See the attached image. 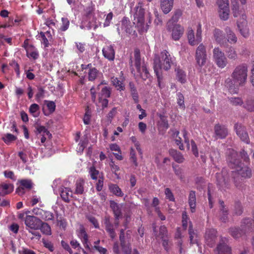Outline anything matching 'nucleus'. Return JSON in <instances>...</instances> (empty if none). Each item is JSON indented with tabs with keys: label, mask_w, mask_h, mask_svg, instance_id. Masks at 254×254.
I'll return each mask as SVG.
<instances>
[{
	"label": "nucleus",
	"mask_w": 254,
	"mask_h": 254,
	"mask_svg": "<svg viewBox=\"0 0 254 254\" xmlns=\"http://www.w3.org/2000/svg\"><path fill=\"white\" fill-rule=\"evenodd\" d=\"M248 68L246 64H241L235 67L232 74V79L225 80V86L231 93H237L239 86L245 85L248 77Z\"/></svg>",
	"instance_id": "nucleus-1"
},
{
	"label": "nucleus",
	"mask_w": 254,
	"mask_h": 254,
	"mask_svg": "<svg viewBox=\"0 0 254 254\" xmlns=\"http://www.w3.org/2000/svg\"><path fill=\"white\" fill-rule=\"evenodd\" d=\"M228 156L227 158L229 166L232 168H236L235 171H232V176L234 178L235 186L239 189L241 185L237 183L236 176L240 175L242 178H250L252 176L251 169L247 166H241V161L238 158V153L232 149L228 150Z\"/></svg>",
	"instance_id": "nucleus-2"
},
{
	"label": "nucleus",
	"mask_w": 254,
	"mask_h": 254,
	"mask_svg": "<svg viewBox=\"0 0 254 254\" xmlns=\"http://www.w3.org/2000/svg\"><path fill=\"white\" fill-rule=\"evenodd\" d=\"M175 58L166 50H163L160 56H156L154 59L153 68L157 77L158 85L160 86L162 79L161 70H168L173 64Z\"/></svg>",
	"instance_id": "nucleus-3"
},
{
	"label": "nucleus",
	"mask_w": 254,
	"mask_h": 254,
	"mask_svg": "<svg viewBox=\"0 0 254 254\" xmlns=\"http://www.w3.org/2000/svg\"><path fill=\"white\" fill-rule=\"evenodd\" d=\"M143 3L139 2L135 7L136 11L134 14V24H136L138 31L140 32H146L151 23V14H148V22L144 24V13L145 11L143 7Z\"/></svg>",
	"instance_id": "nucleus-4"
},
{
	"label": "nucleus",
	"mask_w": 254,
	"mask_h": 254,
	"mask_svg": "<svg viewBox=\"0 0 254 254\" xmlns=\"http://www.w3.org/2000/svg\"><path fill=\"white\" fill-rule=\"evenodd\" d=\"M29 212L19 213L18 218L24 221L26 229L29 232H31V230H39L42 224V221L35 216L28 215Z\"/></svg>",
	"instance_id": "nucleus-5"
},
{
	"label": "nucleus",
	"mask_w": 254,
	"mask_h": 254,
	"mask_svg": "<svg viewBox=\"0 0 254 254\" xmlns=\"http://www.w3.org/2000/svg\"><path fill=\"white\" fill-rule=\"evenodd\" d=\"M213 60L217 66L220 68H224L228 64L227 58L219 47H215L213 50Z\"/></svg>",
	"instance_id": "nucleus-6"
},
{
	"label": "nucleus",
	"mask_w": 254,
	"mask_h": 254,
	"mask_svg": "<svg viewBox=\"0 0 254 254\" xmlns=\"http://www.w3.org/2000/svg\"><path fill=\"white\" fill-rule=\"evenodd\" d=\"M216 184L219 189L226 190L229 189L230 184L228 172L226 169H223L221 173L216 174Z\"/></svg>",
	"instance_id": "nucleus-7"
},
{
	"label": "nucleus",
	"mask_w": 254,
	"mask_h": 254,
	"mask_svg": "<svg viewBox=\"0 0 254 254\" xmlns=\"http://www.w3.org/2000/svg\"><path fill=\"white\" fill-rule=\"evenodd\" d=\"M195 59L196 64L199 68H201L207 61V52L205 46L200 44L195 51Z\"/></svg>",
	"instance_id": "nucleus-8"
},
{
	"label": "nucleus",
	"mask_w": 254,
	"mask_h": 254,
	"mask_svg": "<svg viewBox=\"0 0 254 254\" xmlns=\"http://www.w3.org/2000/svg\"><path fill=\"white\" fill-rule=\"evenodd\" d=\"M201 25L199 23L197 26L196 33L195 36L193 30H189L188 33V39L190 45L194 46L199 43L202 40Z\"/></svg>",
	"instance_id": "nucleus-9"
},
{
	"label": "nucleus",
	"mask_w": 254,
	"mask_h": 254,
	"mask_svg": "<svg viewBox=\"0 0 254 254\" xmlns=\"http://www.w3.org/2000/svg\"><path fill=\"white\" fill-rule=\"evenodd\" d=\"M19 186L16 189V193L20 196L25 194L26 191L31 190L34 187V183L30 179H21L18 181Z\"/></svg>",
	"instance_id": "nucleus-10"
},
{
	"label": "nucleus",
	"mask_w": 254,
	"mask_h": 254,
	"mask_svg": "<svg viewBox=\"0 0 254 254\" xmlns=\"http://www.w3.org/2000/svg\"><path fill=\"white\" fill-rule=\"evenodd\" d=\"M234 129L236 131L237 135L240 137V139L246 143L249 144L250 143V138L246 127L241 124L236 123L234 125Z\"/></svg>",
	"instance_id": "nucleus-11"
},
{
	"label": "nucleus",
	"mask_w": 254,
	"mask_h": 254,
	"mask_svg": "<svg viewBox=\"0 0 254 254\" xmlns=\"http://www.w3.org/2000/svg\"><path fill=\"white\" fill-rule=\"evenodd\" d=\"M121 22V28L118 27L117 28V31L119 35H121V33L123 32L131 35L134 34L135 31L133 29L132 27L130 25V22L127 19V18L125 17H124Z\"/></svg>",
	"instance_id": "nucleus-12"
},
{
	"label": "nucleus",
	"mask_w": 254,
	"mask_h": 254,
	"mask_svg": "<svg viewBox=\"0 0 254 254\" xmlns=\"http://www.w3.org/2000/svg\"><path fill=\"white\" fill-rule=\"evenodd\" d=\"M247 16L246 14H242V19L237 22V26L241 35L245 38H247L249 35V29L248 27V23L246 20Z\"/></svg>",
	"instance_id": "nucleus-13"
},
{
	"label": "nucleus",
	"mask_w": 254,
	"mask_h": 254,
	"mask_svg": "<svg viewBox=\"0 0 254 254\" xmlns=\"http://www.w3.org/2000/svg\"><path fill=\"white\" fill-rule=\"evenodd\" d=\"M214 135L216 139H224L228 134L227 128L224 125L216 124L214 127Z\"/></svg>",
	"instance_id": "nucleus-14"
},
{
	"label": "nucleus",
	"mask_w": 254,
	"mask_h": 254,
	"mask_svg": "<svg viewBox=\"0 0 254 254\" xmlns=\"http://www.w3.org/2000/svg\"><path fill=\"white\" fill-rule=\"evenodd\" d=\"M213 35L216 43L221 47H225L227 45L225 34L222 30L215 28L213 31Z\"/></svg>",
	"instance_id": "nucleus-15"
},
{
	"label": "nucleus",
	"mask_w": 254,
	"mask_h": 254,
	"mask_svg": "<svg viewBox=\"0 0 254 254\" xmlns=\"http://www.w3.org/2000/svg\"><path fill=\"white\" fill-rule=\"evenodd\" d=\"M172 32V38L175 41L179 40L183 35L184 28L180 24H175L172 25L171 30Z\"/></svg>",
	"instance_id": "nucleus-16"
},
{
	"label": "nucleus",
	"mask_w": 254,
	"mask_h": 254,
	"mask_svg": "<svg viewBox=\"0 0 254 254\" xmlns=\"http://www.w3.org/2000/svg\"><path fill=\"white\" fill-rule=\"evenodd\" d=\"M114 45H106L102 49L104 57L110 61H113L115 58Z\"/></svg>",
	"instance_id": "nucleus-17"
},
{
	"label": "nucleus",
	"mask_w": 254,
	"mask_h": 254,
	"mask_svg": "<svg viewBox=\"0 0 254 254\" xmlns=\"http://www.w3.org/2000/svg\"><path fill=\"white\" fill-rule=\"evenodd\" d=\"M33 212L34 214L39 215L41 218L46 220H52L54 218L53 214L51 212L43 210L40 207L34 208Z\"/></svg>",
	"instance_id": "nucleus-18"
},
{
	"label": "nucleus",
	"mask_w": 254,
	"mask_h": 254,
	"mask_svg": "<svg viewBox=\"0 0 254 254\" xmlns=\"http://www.w3.org/2000/svg\"><path fill=\"white\" fill-rule=\"evenodd\" d=\"M216 233V231L214 229L208 230L206 232L205 236L206 243L210 247L212 246L215 241Z\"/></svg>",
	"instance_id": "nucleus-19"
},
{
	"label": "nucleus",
	"mask_w": 254,
	"mask_h": 254,
	"mask_svg": "<svg viewBox=\"0 0 254 254\" xmlns=\"http://www.w3.org/2000/svg\"><path fill=\"white\" fill-rule=\"evenodd\" d=\"M182 14V12L180 9H177L175 11L171 19L168 22L167 24L168 30H171L172 28V25H174L178 22Z\"/></svg>",
	"instance_id": "nucleus-20"
},
{
	"label": "nucleus",
	"mask_w": 254,
	"mask_h": 254,
	"mask_svg": "<svg viewBox=\"0 0 254 254\" xmlns=\"http://www.w3.org/2000/svg\"><path fill=\"white\" fill-rule=\"evenodd\" d=\"M174 0H161V8L165 14L168 13L172 9Z\"/></svg>",
	"instance_id": "nucleus-21"
},
{
	"label": "nucleus",
	"mask_w": 254,
	"mask_h": 254,
	"mask_svg": "<svg viewBox=\"0 0 254 254\" xmlns=\"http://www.w3.org/2000/svg\"><path fill=\"white\" fill-rule=\"evenodd\" d=\"M243 108L248 112H254V97H248L244 102Z\"/></svg>",
	"instance_id": "nucleus-22"
},
{
	"label": "nucleus",
	"mask_w": 254,
	"mask_h": 254,
	"mask_svg": "<svg viewBox=\"0 0 254 254\" xmlns=\"http://www.w3.org/2000/svg\"><path fill=\"white\" fill-rule=\"evenodd\" d=\"M14 186L11 184H0V195L4 196L9 194L13 190Z\"/></svg>",
	"instance_id": "nucleus-23"
},
{
	"label": "nucleus",
	"mask_w": 254,
	"mask_h": 254,
	"mask_svg": "<svg viewBox=\"0 0 254 254\" xmlns=\"http://www.w3.org/2000/svg\"><path fill=\"white\" fill-rule=\"evenodd\" d=\"M77 235L78 237L81 240L84 246L87 248H89V246L88 243V236L86 233L82 226L80 225L79 228V230L77 232Z\"/></svg>",
	"instance_id": "nucleus-24"
},
{
	"label": "nucleus",
	"mask_w": 254,
	"mask_h": 254,
	"mask_svg": "<svg viewBox=\"0 0 254 254\" xmlns=\"http://www.w3.org/2000/svg\"><path fill=\"white\" fill-rule=\"evenodd\" d=\"M227 35V43L229 42L231 44H234L237 42V37L235 34L232 31L230 28L227 27L225 28ZM228 44H227V45Z\"/></svg>",
	"instance_id": "nucleus-25"
},
{
	"label": "nucleus",
	"mask_w": 254,
	"mask_h": 254,
	"mask_svg": "<svg viewBox=\"0 0 254 254\" xmlns=\"http://www.w3.org/2000/svg\"><path fill=\"white\" fill-rule=\"evenodd\" d=\"M120 239L121 241V246L123 250L126 254H130L131 252V249L129 245L127 243L124 241V231L122 230L121 231V234L120 236Z\"/></svg>",
	"instance_id": "nucleus-26"
},
{
	"label": "nucleus",
	"mask_w": 254,
	"mask_h": 254,
	"mask_svg": "<svg viewBox=\"0 0 254 254\" xmlns=\"http://www.w3.org/2000/svg\"><path fill=\"white\" fill-rule=\"evenodd\" d=\"M111 82L118 90L121 91L125 89V86L123 79L119 80L118 77L113 76L111 78Z\"/></svg>",
	"instance_id": "nucleus-27"
},
{
	"label": "nucleus",
	"mask_w": 254,
	"mask_h": 254,
	"mask_svg": "<svg viewBox=\"0 0 254 254\" xmlns=\"http://www.w3.org/2000/svg\"><path fill=\"white\" fill-rule=\"evenodd\" d=\"M170 155L173 158L175 161L179 163L183 162L184 158L182 154L176 150L171 149L169 150Z\"/></svg>",
	"instance_id": "nucleus-28"
},
{
	"label": "nucleus",
	"mask_w": 254,
	"mask_h": 254,
	"mask_svg": "<svg viewBox=\"0 0 254 254\" xmlns=\"http://www.w3.org/2000/svg\"><path fill=\"white\" fill-rule=\"evenodd\" d=\"M35 128L36 129L35 132L37 135L40 134L42 136L47 135L49 137L52 136L51 133H50V131L44 126L37 124L35 126Z\"/></svg>",
	"instance_id": "nucleus-29"
},
{
	"label": "nucleus",
	"mask_w": 254,
	"mask_h": 254,
	"mask_svg": "<svg viewBox=\"0 0 254 254\" xmlns=\"http://www.w3.org/2000/svg\"><path fill=\"white\" fill-rule=\"evenodd\" d=\"M129 87L132 98L135 103L139 102L138 94L134 84L132 82L129 83Z\"/></svg>",
	"instance_id": "nucleus-30"
},
{
	"label": "nucleus",
	"mask_w": 254,
	"mask_h": 254,
	"mask_svg": "<svg viewBox=\"0 0 254 254\" xmlns=\"http://www.w3.org/2000/svg\"><path fill=\"white\" fill-rule=\"evenodd\" d=\"M72 194V191L68 188H64L61 191V196L63 200L68 202Z\"/></svg>",
	"instance_id": "nucleus-31"
},
{
	"label": "nucleus",
	"mask_w": 254,
	"mask_h": 254,
	"mask_svg": "<svg viewBox=\"0 0 254 254\" xmlns=\"http://www.w3.org/2000/svg\"><path fill=\"white\" fill-rule=\"evenodd\" d=\"M109 189L112 193L117 196L122 197L124 194L121 189L117 184H110L109 186Z\"/></svg>",
	"instance_id": "nucleus-32"
},
{
	"label": "nucleus",
	"mask_w": 254,
	"mask_h": 254,
	"mask_svg": "<svg viewBox=\"0 0 254 254\" xmlns=\"http://www.w3.org/2000/svg\"><path fill=\"white\" fill-rule=\"evenodd\" d=\"M134 64L137 72L140 71L141 58L140 51L138 49H135L134 51Z\"/></svg>",
	"instance_id": "nucleus-33"
},
{
	"label": "nucleus",
	"mask_w": 254,
	"mask_h": 254,
	"mask_svg": "<svg viewBox=\"0 0 254 254\" xmlns=\"http://www.w3.org/2000/svg\"><path fill=\"white\" fill-rule=\"evenodd\" d=\"M226 53L227 58L231 60L236 61L238 59V54L235 49L232 47L230 46L228 49L226 51Z\"/></svg>",
	"instance_id": "nucleus-34"
},
{
	"label": "nucleus",
	"mask_w": 254,
	"mask_h": 254,
	"mask_svg": "<svg viewBox=\"0 0 254 254\" xmlns=\"http://www.w3.org/2000/svg\"><path fill=\"white\" fill-rule=\"evenodd\" d=\"M218 254H231L230 248L225 244H219L217 248Z\"/></svg>",
	"instance_id": "nucleus-35"
},
{
	"label": "nucleus",
	"mask_w": 254,
	"mask_h": 254,
	"mask_svg": "<svg viewBox=\"0 0 254 254\" xmlns=\"http://www.w3.org/2000/svg\"><path fill=\"white\" fill-rule=\"evenodd\" d=\"M175 71L177 80L181 83H185L187 81L186 72L180 68H176Z\"/></svg>",
	"instance_id": "nucleus-36"
},
{
	"label": "nucleus",
	"mask_w": 254,
	"mask_h": 254,
	"mask_svg": "<svg viewBox=\"0 0 254 254\" xmlns=\"http://www.w3.org/2000/svg\"><path fill=\"white\" fill-rule=\"evenodd\" d=\"M84 181L83 179L77 180L75 184V193L76 194H82L84 192Z\"/></svg>",
	"instance_id": "nucleus-37"
},
{
	"label": "nucleus",
	"mask_w": 254,
	"mask_h": 254,
	"mask_svg": "<svg viewBox=\"0 0 254 254\" xmlns=\"http://www.w3.org/2000/svg\"><path fill=\"white\" fill-rule=\"evenodd\" d=\"M99 74V70L95 67L90 68L88 72L89 81H93L95 80Z\"/></svg>",
	"instance_id": "nucleus-38"
},
{
	"label": "nucleus",
	"mask_w": 254,
	"mask_h": 254,
	"mask_svg": "<svg viewBox=\"0 0 254 254\" xmlns=\"http://www.w3.org/2000/svg\"><path fill=\"white\" fill-rule=\"evenodd\" d=\"M189 235H190V244L196 243L198 246V243L197 240V235L192 230V227L191 224L190 223L189 226Z\"/></svg>",
	"instance_id": "nucleus-39"
},
{
	"label": "nucleus",
	"mask_w": 254,
	"mask_h": 254,
	"mask_svg": "<svg viewBox=\"0 0 254 254\" xmlns=\"http://www.w3.org/2000/svg\"><path fill=\"white\" fill-rule=\"evenodd\" d=\"M94 10L95 8L94 5L87 6L84 9V14L88 19H89L91 17H94L95 16Z\"/></svg>",
	"instance_id": "nucleus-40"
},
{
	"label": "nucleus",
	"mask_w": 254,
	"mask_h": 254,
	"mask_svg": "<svg viewBox=\"0 0 254 254\" xmlns=\"http://www.w3.org/2000/svg\"><path fill=\"white\" fill-rule=\"evenodd\" d=\"M29 112L32 115L33 117H37L39 116L40 107L38 104L36 103L31 104L29 107Z\"/></svg>",
	"instance_id": "nucleus-41"
},
{
	"label": "nucleus",
	"mask_w": 254,
	"mask_h": 254,
	"mask_svg": "<svg viewBox=\"0 0 254 254\" xmlns=\"http://www.w3.org/2000/svg\"><path fill=\"white\" fill-rule=\"evenodd\" d=\"M39 229L43 234L46 235H51L52 234L50 226L48 224L42 221Z\"/></svg>",
	"instance_id": "nucleus-42"
},
{
	"label": "nucleus",
	"mask_w": 254,
	"mask_h": 254,
	"mask_svg": "<svg viewBox=\"0 0 254 254\" xmlns=\"http://www.w3.org/2000/svg\"><path fill=\"white\" fill-rule=\"evenodd\" d=\"M104 224L106 225V230L109 233L110 237L114 239L115 237V233L112 228L113 226L110 225L109 218H106L104 220Z\"/></svg>",
	"instance_id": "nucleus-43"
},
{
	"label": "nucleus",
	"mask_w": 254,
	"mask_h": 254,
	"mask_svg": "<svg viewBox=\"0 0 254 254\" xmlns=\"http://www.w3.org/2000/svg\"><path fill=\"white\" fill-rule=\"evenodd\" d=\"M232 11L233 15L235 17H240V19H242V14H245L244 12L242 11V10H240L238 4L236 1V3L233 4Z\"/></svg>",
	"instance_id": "nucleus-44"
},
{
	"label": "nucleus",
	"mask_w": 254,
	"mask_h": 254,
	"mask_svg": "<svg viewBox=\"0 0 254 254\" xmlns=\"http://www.w3.org/2000/svg\"><path fill=\"white\" fill-rule=\"evenodd\" d=\"M1 139L5 144L9 145L11 142L15 141L17 139V137L16 136L11 133H6Z\"/></svg>",
	"instance_id": "nucleus-45"
},
{
	"label": "nucleus",
	"mask_w": 254,
	"mask_h": 254,
	"mask_svg": "<svg viewBox=\"0 0 254 254\" xmlns=\"http://www.w3.org/2000/svg\"><path fill=\"white\" fill-rule=\"evenodd\" d=\"M138 72L140 74L141 77L144 80L149 78L150 76L149 72L145 64L142 65L141 67H140V71Z\"/></svg>",
	"instance_id": "nucleus-46"
},
{
	"label": "nucleus",
	"mask_w": 254,
	"mask_h": 254,
	"mask_svg": "<svg viewBox=\"0 0 254 254\" xmlns=\"http://www.w3.org/2000/svg\"><path fill=\"white\" fill-rule=\"evenodd\" d=\"M111 96V90L110 88L107 86L103 87L101 92L99 93L98 97L102 98H108Z\"/></svg>",
	"instance_id": "nucleus-47"
},
{
	"label": "nucleus",
	"mask_w": 254,
	"mask_h": 254,
	"mask_svg": "<svg viewBox=\"0 0 254 254\" xmlns=\"http://www.w3.org/2000/svg\"><path fill=\"white\" fill-rule=\"evenodd\" d=\"M229 100L230 103L235 106H243V104L244 102H243V99L239 97H231L229 99Z\"/></svg>",
	"instance_id": "nucleus-48"
},
{
	"label": "nucleus",
	"mask_w": 254,
	"mask_h": 254,
	"mask_svg": "<svg viewBox=\"0 0 254 254\" xmlns=\"http://www.w3.org/2000/svg\"><path fill=\"white\" fill-rule=\"evenodd\" d=\"M69 21L66 17L62 18V25L59 28V30L62 32L65 31L69 27Z\"/></svg>",
	"instance_id": "nucleus-49"
},
{
	"label": "nucleus",
	"mask_w": 254,
	"mask_h": 254,
	"mask_svg": "<svg viewBox=\"0 0 254 254\" xmlns=\"http://www.w3.org/2000/svg\"><path fill=\"white\" fill-rule=\"evenodd\" d=\"M172 167L175 175L181 180H183L184 178V176L183 175V170L181 168L179 167L178 165H175L173 164Z\"/></svg>",
	"instance_id": "nucleus-50"
},
{
	"label": "nucleus",
	"mask_w": 254,
	"mask_h": 254,
	"mask_svg": "<svg viewBox=\"0 0 254 254\" xmlns=\"http://www.w3.org/2000/svg\"><path fill=\"white\" fill-rule=\"evenodd\" d=\"M231 234L235 238H238L242 236L244 231L242 229L238 228H233L231 229Z\"/></svg>",
	"instance_id": "nucleus-51"
},
{
	"label": "nucleus",
	"mask_w": 254,
	"mask_h": 254,
	"mask_svg": "<svg viewBox=\"0 0 254 254\" xmlns=\"http://www.w3.org/2000/svg\"><path fill=\"white\" fill-rule=\"evenodd\" d=\"M219 14L220 18L223 20H226L229 18V8L219 9Z\"/></svg>",
	"instance_id": "nucleus-52"
},
{
	"label": "nucleus",
	"mask_w": 254,
	"mask_h": 254,
	"mask_svg": "<svg viewBox=\"0 0 254 254\" xmlns=\"http://www.w3.org/2000/svg\"><path fill=\"white\" fill-rule=\"evenodd\" d=\"M196 203V198H195V192L194 191L191 190L190 192L189 196V203L190 206H192L194 205L195 206Z\"/></svg>",
	"instance_id": "nucleus-53"
},
{
	"label": "nucleus",
	"mask_w": 254,
	"mask_h": 254,
	"mask_svg": "<svg viewBox=\"0 0 254 254\" xmlns=\"http://www.w3.org/2000/svg\"><path fill=\"white\" fill-rule=\"evenodd\" d=\"M177 103L178 105L183 109H185V105L184 103V97L183 95L179 92L177 93Z\"/></svg>",
	"instance_id": "nucleus-54"
},
{
	"label": "nucleus",
	"mask_w": 254,
	"mask_h": 254,
	"mask_svg": "<svg viewBox=\"0 0 254 254\" xmlns=\"http://www.w3.org/2000/svg\"><path fill=\"white\" fill-rule=\"evenodd\" d=\"M217 3L219 9L229 8V0H217Z\"/></svg>",
	"instance_id": "nucleus-55"
},
{
	"label": "nucleus",
	"mask_w": 254,
	"mask_h": 254,
	"mask_svg": "<svg viewBox=\"0 0 254 254\" xmlns=\"http://www.w3.org/2000/svg\"><path fill=\"white\" fill-rule=\"evenodd\" d=\"M45 103L50 113H53L56 109L55 103L52 101L45 100Z\"/></svg>",
	"instance_id": "nucleus-56"
},
{
	"label": "nucleus",
	"mask_w": 254,
	"mask_h": 254,
	"mask_svg": "<svg viewBox=\"0 0 254 254\" xmlns=\"http://www.w3.org/2000/svg\"><path fill=\"white\" fill-rule=\"evenodd\" d=\"M89 173L91 176V178L93 180H97L99 172V171L96 169L94 166H92L90 168Z\"/></svg>",
	"instance_id": "nucleus-57"
},
{
	"label": "nucleus",
	"mask_w": 254,
	"mask_h": 254,
	"mask_svg": "<svg viewBox=\"0 0 254 254\" xmlns=\"http://www.w3.org/2000/svg\"><path fill=\"white\" fill-rule=\"evenodd\" d=\"M88 141L86 138L83 139H81L80 142L78 144V149L79 151L82 152L84 149L86 147L88 144Z\"/></svg>",
	"instance_id": "nucleus-58"
},
{
	"label": "nucleus",
	"mask_w": 254,
	"mask_h": 254,
	"mask_svg": "<svg viewBox=\"0 0 254 254\" xmlns=\"http://www.w3.org/2000/svg\"><path fill=\"white\" fill-rule=\"evenodd\" d=\"M130 160L133 163L135 167L138 166L135 152V150L132 148L130 149Z\"/></svg>",
	"instance_id": "nucleus-59"
},
{
	"label": "nucleus",
	"mask_w": 254,
	"mask_h": 254,
	"mask_svg": "<svg viewBox=\"0 0 254 254\" xmlns=\"http://www.w3.org/2000/svg\"><path fill=\"white\" fill-rule=\"evenodd\" d=\"M9 65L13 67L17 76H19L20 75V67L18 64L15 60H12L9 63Z\"/></svg>",
	"instance_id": "nucleus-60"
},
{
	"label": "nucleus",
	"mask_w": 254,
	"mask_h": 254,
	"mask_svg": "<svg viewBox=\"0 0 254 254\" xmlns=\"http://www.w3.org/2000/svg\"><path fill=\"white\" fill-rule=\"evenodd\" d=\"M90 118H91V112L87 108L86 109V112L83 117V122L85 125H89L90 122Z\"/></svg>",
	"instance_id": "nucleus-61"
},
{
	"label": "nucleus",
	"mask_w": 254,
	"mask_h": 254,
	"mask_svg": "<svg viewBox=\"0 0 254 254\" xmlns=\"http://www.w3.org/2000/svg\"><path fill=\"white\" fill-rule=\"evenodd\" d=\"M42 242L44 245V246L48 249L50 251L53 252L54 250V248L53 243L48 241L44 239H42Z\"/></svg>",
	"instance_id": "nucleus-62"
},
{
	"label": "nucleus",
	"mask_w": 254,
	"mask_h": 254,
	"mask_svg": "<svg viewBox=\"0 0 254 254\" xmlns=\"http://www.w3.org/2000/svg\"><path fill=\"white\" fill-rule=\"evenodd\" d=\"M113 17V13L112 12H109L106 16L105 21L103 23L104 27L109 26L111 23V20Z\"/></svg>",
	"instance_id": "nucleus-63"
},
{
	"label": "nucleus",
	"mask_w": 254,
	"mask_h": 254,
	"mask_svg": "<svg viewBox=\"0 0 254 254\" xmlns=\"http://www.w3.org/2000/svg\"><path fill=\"white\" fill-rule=\"evenodd\" d=\"M3 175L6 178L10 179L14 181L16 180V177L15 176L13 171L6 170L4 171Z\"/></svg>",
	"instance_id": "nucleus-64"
}]
</instances>
